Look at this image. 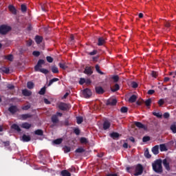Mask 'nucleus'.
Listing matches in <instances>:
<instances>
[{
  "label": "nucleus",
  "mask_w": 176,
  "mask_h": 176,
  "mask_svg": "<svg viewBox=\"0 0 176 176\" xmlns=\"http://www.w3.org/2000/svg\"><path fill=\"white\" fill-rule=\"evenodd\" d=\"M127 173H134V176L142 175L144 173V166H142L140 164H137L136 166L126 167Z\"/></svg>",
  "instance_id": "obj_1"
},
{
  "label": "nucleus",
  "mask_w": 176,
  "mask_h": 176,
  "mask_svg": "<svg viewBox=\"0 0 176 176\" xmlns=\"http://www.w3.org/2000/svg\"><path fill=\"white\" fill-rule=\"evenodd\" d=\"M162 160L158 159L152 164L153 170L155 173H157V174H162V173H163V166H162Z\"/></svg>",
  "instance_id": "obj_2"
},
{
  "label": "nucleus",
  "mask_w": 176,
  "mask_h": 176,
  "mask_svg": "<svg viewBox=\"0 0 176 176\" xmlns=\"http://www.w3.org/2000/svg\"><path fill=\"white\" fill-rule=\"evenodd\" d=\"M12 31V28L8 25H0V34L6 35L8 32Z\"/></svg>",
  "instance_id": "obj_3"
},
{
  "label": "nucleus",
  "mask_w": 176,
  "mask_h": 176,
  "mask_svg": "<svg viewBox=\"0 0 176 176\" xmlns=\"http://www.w3.org/2000/svg\"><path fill=\"white\" fill-rule=\"evenodd\" d=\"M58 108L59 109H60V111H68V109H71V104L64 103V102H60L58 105Z\"/></svg>",
  "instance_id": "obj_4"
},
{
  "label": "nucleus",
  "mask_w": 176,
  "mask_h": 176,
  "mask_svg": "<svg viewBox=\"0 0 176 176\" xmlns=\"http://www.w3.org/2000/svg\"><path fill=\"white\" fill-rule=\"evenodd\" d=\"M45 64V60L43 59H40L38 60L37 64L34 66V71L36 72H38L39 71V69L42 68V65Z\"/></svg>",
  "instance_id": "obj_5"
},
{
  "label": "nucleus",
  "mask_w": 176,
  "mask_h": 176,
  "mask_svg": "<svg viewBox=\"0 0 176 176\" xmlns=\"http://www.w3.org/2000/svg\"><path fill=\"white\" fill-rule=\"evenodd\" d=\"M118 104V100L115 98L109 99L107 101L106 105H110L111 107H114V105H116Z\"/></svg>",
  "instance_id": "obj_6"
},
{
  "label": "nucleus",
  "mask_w": 176,
  "mask_h": 176,
  "mask_svg": "<svg viewBox=\"0 0 176 176\" xmlns=\"http://www.w3.org/2000/svg\"><path fill=\"white\" fill-rule=\"evenodd\" d=\"M83 96L85 97V98H90L91 97V91L89 89H85L82 91Z\"/></svg>",
  "instance_id": "obj_7"
},
{
  "label": "nucleus",
  "mask_w": 176,
  "mask_h": 176,
  "mask_svg": "<svg viewBox=\"0 0 176 176\" xmlns=\"http://www.w3.org/2000/svg\"><path fill=\"white\" fill-rule=\"evenodd\" d=\"M8 111L9 112H10V113H12V115H14L16 112L19 111V109L17 108L16 106L12 105L8 108Z\"/></svg>",
  "instance_id": "obj_8"
},
{
  "label": "nucleus",
  "mask_w": 176,
  "mask_h": 176,
  "mask_svg": "<svg viewBox=\"0 0 176 176\" xmlns=\"http://www.w3.org/2000/svg\"><path fill=\"white\" fill-rule=\"evenodd\" d=\"M22 94L25 97H30V96L32 95V91H31L27 89H25L22 90Z\"/></svg>",
  "instance_id": "obj_9"
},
{
  "label": "nucleus",
  "mask_w": 176,
  "mask_h": 176,
  "mask_svg": "<svg viewBox=\"0 0 176 176\" xmlns=\"http://www.w3.org/2000/svg\"><path fill=\"white\" fill-rule=\"evenodd\" d=\"M106 39L104 37H99L98 39V46H102L105 45Z\"/></svg>",
  "instance_id": "obj_10"
},
{
  "label": "nucleus",
  "mask_w": 176,
  "mask_h": 176,
  "mask_svg": "<svg viewBox=\"0 0 176 176\" xmlns=\"http://www.w3.org/2000/svg\"><path fill=\"white\" fill-rule=\"evenodd\" d=\"M8 9L12 14H17V10L16 9V8H14V6H9Z\"/></svg>",
  "instance_id": "obj_11"
},
{
  "label": "nucleus",
  "mask_w": 176,
  "mask_h": 176,
  "mask_svg": "<svg viewBox=\"0 0 176 176\" xmlns=\"http://www.w3.org/2000/svg\"><path fill=\"white\" fill-rule=\"evenodd\" d=\"M51 120L54 124H57V123L59 122L58 116H57V115H53L51 118Z\"/></svg>",
  "instance_id": "obj_12"
},
{
  "label": "nucleus",
  "mask_w": 176,
  "mask_h": 176,
  "mask_svg": "<svg viewBox=\"0 0 176 176\" xmlns=\"http://www.w3.org/2000/svg\"><path fill=\"white\" fill-rule=\"evenodd\" d=\"M135 125L136 126V127H138V129H143L144 130H146V127H145V125H144L142 123H141L140 122H135Z\"/></svg>",
  "instance_id": "obj_13"
},
{
  "label": "nucleus",
  "mask_w": 176,
  "mask_h": 176,
  "mask_svg": "<svg viewBox=\"0 0 176 176\" xmlns=\"http://www.w3.org/2000/svg\"><path fill=\"white\" fill-rule=\"evenodd\" d=\"M111 127V122L109 121L106 120L103 122V129L108 130Z\"/></svg>",
  "instance_id": "obj_14"
},
{
  "label": "nucleus",
  "mask_w": 176,
  "mask_h": 176,
  "mask_svg": "<svg viewBox=\"0 0 176 176\" xmlns=\"http://www.w3.org/2000/svg\"><path fill=\"white\" fill-rule=\"evenodd\" d=\"M84 74H86V75H91L93 74V70H91V67H86L84 71Z\"/></svg>",
  "instance_id": "obj_15"
},
{
  "label": "nucleus",
  "mask_w": 176,
  "mask_h": 176,
  "mask_svg": "<svg viewBox=\"0 0 176 176\" xmlns=\"http://www.w3.org/2000/svg\"><path fill=\"white\" fill-rule=\"evenodd\" d=\"M96 91L97 94H104V93H105V91L104 90V89H102V87H96Z\"/></svg>",
  "instance_id": "obj_16"
},
{
  "label": "nucleus",
  "mask_w": 176,
  "mask_h": 176,
  "mask_svg": "<svg viewBox=\"0 0 176 176\" xmlns=\"http://www.w3.org/2000/svg\"><path fill=\"white\" fill-rule=\"evenodd\" d=\"M153 155H159V145H155L151 149Z\"/></svg>",
  "instance_id": "obj_17"
},
{
  "label": "nucleus",
  "mask_w": 176,
  "mask_h": 176,
  "mask_svg": "<svg viewBox=\"0 0 176 176\" xmlns=\"http://www.w3.org/2000/svg\"><path fill=\"white\" fill-rule=\"evenodd\" d=\"M22 140L23 141V142H30V141H31V137H30V135L24 134L22 136Z\"/></svg>",
  "instance_id": "obj_18"
},
{
  "label": "nucleus",
  "mask_w": 176,
  "mask_h": 176,
  "mask_svg": "<svg viewBox=\"0 0 176 176\" xmlns=\"http://www.w3.org/2000/svg\"><path fill=\"white\" fill-rule=\"evenodd\" d=\"M58 67L61 68V69L65 70L68 68V65H67L66 63H59Z\"/></svg>",
  "instance_id": "obj_19"
},
{
  "label": "nucleus",
  "mask_w": 176,
  "mask_h": 176,
  "mask_svg": "<svg viewBox=\"0 0 176 176\" xmlns=\"http://www.w3.org/2000/svg\"><path fill=\"white\" fill-rule=\"evenodd\" d=\"M35 41L37 45H40V43H42V41H43V38L41 36H36Z\"/></svg>",
  "instance_id": "obj_20"
},
{
  "label": "nucleus",
  "mask_w": 176,
  "mask_h": 176,
  "mask_svg": "<svg viewBox=\"0 0 176 176\" xmlns=\"http://www.w3.org/2000/svg\"><path fill=\"white\" fill-rule=\"evenodd\" d=\"M31 124L28 122H25L22 124L21 127L23 129H25L26 130H29V129H31Z\"/></svg>",
  "instance_id": "obj_21"
},
{
  "label": "nucleus",
  "mask_w": 176,
  "mask_h": 176,
  "mask_svg": "<svg viewBox=\"0 0 176 176\" xmlns=\"http://www.w3.org/2000/svg\"><path fill=\"white\" fill-rule=\"evenodd\" d=\"M11 129L16 130V131H18V133H20V131H21V129H20V126H19V125H17V124H13L11 126Z\"/></svg>",
  "instance_id": "obj_22"
},
{
  "label": "nucleus",
  "mask_w": 176,
  "mask_h": 176,
  "mask_svg": "<svg viewBox=\"0 0 176 176\" xmlns=\"http://www.w3.org/2000/svg\"><path fill=\"white\" fill-rule=\"evenodd\" d=\"M0 71L3 72V74H9V72H10V69H9V67H2L0 68Z\"/></svg>",
  "instance_id": "obj_23"
},
{
  "label": "nucleus",
  "mask_w": 176,
  "mask_h": 176,
  "mask_svg": "<svg viewBox=\"0 0 176 176\" xmlns=\"http://www.w3.org/2000/svg\"><path fill=\"white\" fill-rule=\"evenodd\" d=\"M27 87L30 90H32V89H34V87H35V84H34V82H32V81H29L27 82Z\"/></svg>",
  "instance_id": "obj_24"
},
{
  "label": "nucleus",
  "mask_w": 176,
  "mask_h": 176,
  "mask_svg": "<svg viewBox=\"0 0 176 176\" xmlns=\"http://www.w3.org/2000/svg\"><path fill=\"white\" fill-rule=\"evenodd\" d=\"M163 165L166 170H170V164L167 162L166 159L163 160Z\"/></svg>",
  "instance_id": "obj_25"
},
{
  "label": "nucleus",
  "mask_w": 176,
  "mask_h": 176,
  "mask_svg": "<svg viewBox=\"0 0 176 176\" xmlns=\"http://www.w3.org/2000/svg\"><path fill=\"white\" fill-rule=\"evenodd\" d=\"M21 118L23 120H26V119H28V118H32V115L30 114V113H27V114H22L21 116Z\"/></svg>",
  "instance_id": "obj_26"
},
{
  "label": "nucleus",
  "mask_w": 176,
  "mask_h": 176,
  "mask_svg": "<svg viewBox=\"0 0 176 176\" xmlns=\"http://www.w3.org/2000/svg\"><path fill=\"white\" fill-rule=\"evenodd\" d=\"M120 89V87L118 84H115V85L111 88V91H113V93H115V91H118Z\"/></svg>",
  "instance_id": "obj_27"
},
{
  "label": "nucleus",
  "mask_w": 176,
  "mask_h": 176,
  "mask_svg": "<svg viewBox=\"0 0 176 176\" xmlns=\"http://www.w3.org/2000/svg\"><path fill=\"white\" fill-rule=\"evenodd\" d=\"M51 71L53 74H58V72H59L58 67H57V66H56V65L52 66Z\"/></svg>",
  "instance_id": "obj_28"
},
{
  "label": "nucleus",
  "mask_w": 176,
  "mask_h": 176,
  "mask_svg": "<svg viewBox=\"0 0 176 176\" xmlns=\"http://www.w3.org/2000/svg\"><path fill=\"white\" fill-rule=\"evenodd\" d=\"M110 137L113 138V140H116L118 137H120V135L118 133L113 132L110 134Z\"/></svg>",
  "instance_id": "obj_29"
},
{
  "label": "nucleus",
  "mask_w": 176,
  "mask_h": 176,
  "mask_svg": "<svg viewBox=\"0 0 176 176\" xmlns=\"http://www.w3.org/2000/svg\"><path fill=\"white\" fill-rule=\"evenodd\" d=\"M137 101V96L135 95H132L129 99V102H135Z\"/></svg>",
  "instance_id": "obj_30"
},
{
  "label": "nucleus",
  "mask_w": 176,
  "mask_h": 176,
  "mask_svg": "<svg viewBox=\"0 0 176 176\" xmlns=\"http://www.w3.org/2000/svg\"><path fill=\"white\" fill-rule=\"evenodd\" d=\"M59 80L60 79H58V78H54L50 80L48 86H52V85H53L54 82H58Z\"/></svg>",
  "instance_id": "obj_31"
},
{
  "label": "nucleus",
  "mask_w": 176,
  "mask_h": 176,
  "mask_svg": "<svg viewBox=\"0 0 176 176\" xmlns=\"http://www.w3.org/2000/svg\"><path fill=\"white\" fill-rule=\"evenodd\" d=\"M60 175L62 176H71V173L67 170H63L60 172Z\"/></svg>",
  "instance_id": "obj_32"
},
{
  "label": "nucleus",
  "mask_w": 176,
  "mask_h": 176,
  "mask_svg": "<svg viewBox=\"0 0 176 176\" xmlns=\"http://www.w3.org/2000/svg\"><path fill=\"white\" fill-rule=\"evenodd\" d=\"M160 151L161 152H166L167 151V147L166 146V144H162L160 145Z\"/></svg>",
  "instance_id": "obj_33"
},
{
  "label": "nucleus",
  "mask_w": 176,
  "mask_h": 176,
  "mask_svg": "<svg viewBox=\"0 0 176 176\" xmlns=\"http://www.w3.org/2000/svg\"><path fill=\"white\" fill-rule=\"evenodd\" d=\"M55 145H60L63 142V138H58L53 141Z\"/></svg>",
  "instance_id": "obj_34"
},
{
  "label": "nucleus",
  "mask_w": 176,
  "mask_h": 176,
  "mask_svg": "<svg viewBox=\"0 0 176 176\" xmlns=\"http://www.w3.org/2000/svg\"><path fill=\"white\" fill-rule=\"evenodd\" d=\"M170 129L172 133H173V134H176V124H172L170 126Z\"/></svg>",
  "instance_id": "obj_35"
},
{
  "label": "nucleus",
  "mask_w": 176,
  "mask_h": 176,
  "mask_svg": "<svg viewBox=\"0 0 176 176\" xmlns=\"http://www.w3.org/2000/svg\"><path fill=\"white\" fill-rule=\"evenodd\" d=\"M45 93H46V87L41 88V90L38 91V94H40V96H45Z\"/></svg>",
  "instance_id": "obj_36"
},
{
  "label": "nucleus",
  "mask_w": 176,
  "mask_h": 176,
  "mask_svg": "<svg viewBox=\"0 0 176 176\" xmlns=\"http://www.w3.org/2000/svg\"><path fill=\"white\" fill-rule=\"evenodd\" d=\"M36 135H43V131L42 129H37L34 131Z\"/></svg>",
  "instance_id": "obj_37"
},
{
  "label": "nucleus",
  "mask_w": 176,
  "mask_h": 176,
  "mask_svg": "<svg viewBox=\"0 0 176 176\" xmlns=\"http://www.w3.org/2000/svg\"><path fill=\"white\" fill-rule=\"evenodd\" d=\"M76 120L77 124H82V123L83 122V117L78 116L76 117Z\"/></svg>",
  "instance_id": "obj_38"
},
{
  "label": "nucleus",
  "mask_w": 176,
  "mask_h": 176,
  "mask_svg": "<svg viewBox=\"0 0 176 176\" xmlns=\"http://www.w3.org/2000/svg\"><path fill=\"white\" fill-rule=\"evenodd\" d=\"M144 156H145V157H146V159H151V157H152V155H151V154H149V150L146 149L144 151Z\"/></svg>",
  "instance_id": "obj_39"
},
{
  "label": "nucleus",
  "mask_w": 176,
  "mask_h": 176,
  "mask_svg": "<svg viewBox=\"0 0 176 176\" xmlns=\"http://www.w3.org/2000/svg\"><path fill=\"white\" fill-rule=\"evenodd\" d=\"M80 142L81 144H89V140H87V138H81L80 139Z\"/></svg>",
  "instance_id": "obj_40"
},
{
  "label": "nucleus",
  "mask_w": 176,
  "mask_h": 176,
  "mask_svg": "<svg viewBox=\"0 0 176 176\" xmlns=\"http://www.w3.org/2000/svg\"><path fill=\"white\" fill-rule=\"evenodd\" d=\"M38 72H41L42 74H45V75H47V74H49V70H47V69H38Z\"/></svg>",
  "instance_id": "obj_41"
},
{
  "label": "nucleus",
  "mask_w": 176,
  "mask_h": 176,
  "mask_svg": "<svg viewBox=\"0 0 176 176\" xmlns=\"http://www.w3.org/2000/svg\"><path fill=\"white\" fill-rule=\"evenodd\" d=\"M21 10L22 13H25V12H27V6H25V4H22L21 6Z\"/></svg>",
  "instance_id": "obj_42"
},
{
  "label": "nucleus",
  "mask_w": 176,
  "mask_h": 176,
  "mask_svg": "<svg viewBox=\"0 0 176 176\" xmlns=\"http://www.w3.org/2000/svg\"><path fill=\"white\" fill-rule=\"evenodd\" d=\"M85 151V148L80 147L77 149H76L75 152L76 153H83Z\"/></svg>",
  "instance_id": "obj_43"
},
{
  "label": "nucleus",
  "mask_w": 176,
  "mask_h": 176,
  "mask_svg": "<svg viewBox=\"0 0 176 176\" xmlns=\"http://www.w3.org/2000/svg\"><path fill=\"white\" fill-rule=\"evenodd\" d=\"M63 151H64L65 153H68V152H71V147H69L68 146H65L63 147Z\"/></svg>",
  "instance_id": "obj_44"
},
{
  "label": "nucleus",
  "mask_w": 176,
  "mask_h": 176,
  "mask_svg": "<svg viewBox=\"0 0 176 176\" xmlns=\"http://www.w3.org/2000/svg\"><path fill=\"white\" fill-rule=\"evenodd\" d=\"M131 87H133V89H137V87H138V83H137V82L135 81H133L131 83Z\"/></svg>",
  "instance_id": "obj_45"
},
{
  "label": "nucleus",
  "mask_w": 176,
  "mask_h": 176,
  "mask_svg": "<svg viewBox=\"0 0 176 176\" xmlns=\"http://www.w3.org/2000/svg\"><path fill=\"white\" fill-rule=\"evenodd\" d=\"M95 68L97 72H98V74H100V75H104V72H101V70L100 69V66L98 65H96L95 66Z\"/></svg>",
  "instance_id": "obj_46"
},
{
  "label": "nucleus",
  "mask_w": 176,
  "mask_h": 176,
  "mask_svg": "<svg viewBox=\"0 0 176 176\" xmlns=\"http://www.w3.org/2000/svg\"><path fill=\"white\" fill-rule=\"evenodd\" d=\"M144 102L146 107H151V104H152V100L151 98L147 99Z\"/></svg>",
  "instance_id": "obj_47"
},
{
  "label": "nucleus",
  "mask_w": 176,
  "mask_h": 176,
  "mask_svg": "<svg viewBox=\"0 0 176 176\" xmlns=\"http://www.w3.org/2000/svg\"><path fill=\"white\" fill-rule=\"evenodd\" d=\"M120 111H121L122 113H126V112L129 111V109L127 107H122L120 109Z\"/></svg>",
  "instance_id": "obj_48"
},
{
  "label": "nucleus",
  "mask_w": 176,
  "mask_h": 176,
  "mask_svg": "<svg viewBox=\"0 0 176 176\" xmlns=\"http://www.w3.org/2000/svg\"><path fill=\"white\" fill-rule=\"evenodd\" d=\"M112 79H113V82L115 83H116L117 82H119V76H118V75L113 76L112 77Z\"/></svg>",
  "instance_id": "obj_49"
},
{
  "label": "nucleus",
  "mask_w": 176,
  "mask_h": 176,
  "mask_svg": "<svg viewBox=\"0 0 176 176\" xmlns=\"http://www.w3.org/2000/svg\"><path fill=\"white\" fill-rule=\"evenodd\" d=\"M74 133L76 135H79V134H80V129L76 128L74 129Z\"/></svg>",
  "instance_id": "obj_50"
},
{
  "label": "nucleus",
  "mask_w": 176,
  "mask_h": 176,
  "mask_svg": "<svg viewBox=\"0 0 176 176\" xmlns=\"http://www.w3.org/2000/svg\"><path fill=\"white\" fill-rule=\"evenodd\" d=\"M143 142H148V141H151V138L149 136H144L142 138Z\"/></svg>",
  "instance_id": "obj_51"
},
{
  "label": "nucleus",
  "mask_w": 176,
  "mask_h": 176,
  "mask_svg": "<svg viewBox=\"0 0 176 176\" xmlns=\"http://www.w3.org/2000/svg\"><path fill=\"white\" fill-rule=\"evenodd\" d=\"M32 54L34 56V57H39V56H41V52L38 51H34Z\"/></svg>",
  "instance_id": "obj_52"
},
{
  "label": "nucleus",
  "mask_w": 176,
  "mask_h": 176,
  "mask_svg": "<svg viewBox=\"0 0 176 176\" xmlns=\"http://www.w3.org/2000/svg\"><path fill=\"white\" fill-rule=\"evenodd\" d=\"M31 108V104H27L22 107L23 111H28Z\"/></svg>",
  "instance_id": "obj_53"
},
{
  "label": "nucleus",
  "mask_w": 176,
  "mask_h": 176,
  "mask_svg": "<svg viewBox=\"0 0 176 176\" xmlns=\"http://www.w3.org/2000/svg\"><path fill=\"white\" fill-rule=\"evenodd\" d=\"M164 104V99L162 98L158 101V105H160V107H162Z\"/></svg>",
  "instance_id": "obj_54"
},
{
  "label": "nucleus",
  "mask_w": 176,
  "mask_h": 176,
  "mask_svg": "<svg viewBox=\"0 0 176 176\" xmlns=\"http://www.w3.org/2000/svg\"><path fill=\"white\" fill-rule=\"evenodd\" d=\"M6 58L9 61H12L13 60V55H12V54L8 55Z\"/></svg>",
  "instance_id": "obj_55"
},
{
  "label": "nucleus",
  "mask_w": 176,
  "mask_h": 176,
  "mask_svg": "<svg viewBox=\"0 0 176 176\" xmlns=\"http://www.w3.org/2000/svg\"><path fill=\"white\" fill-rule=\"evenodd\" d=\"M46 59L48 63H53V58L52 56H47Z\"/></svg>",
  "instance_id": "obj_56"
},
{
  "label": "nucleus",
  "mask_w": 176,
  "mask_h": 176,
  "mask_svg": "<svg viewBox=\"0 0 176 176\" xmlns=\"http://www.w3.org/2000/svg\"><path fill=\"white\" fill-rule=\"evenodd\" d=\"M69 171L70 173H76V168L75 167L72 166L71 168H69Z\"/></svg>",
  "instance_id": "obj_57"
},
{
  "label": "nucleus",
  "mask_w": 176,
  "mask_h": 176,
  "mask_svg": "<svg viewBox=\"0 0 176 176\" xmlns=\"http://www.w3.org/2000/svg\"><path fill=\"white\" fill-rule=\"evenodd\" d=\"M151 76H153V78H157V72L153 71L151 72Z\"/></svg>",
  "instance_id": "obj_58"
},
{
  "label": "nucleus",
  "mask_w": 176,
  "mask_h": 176,
  "mask_svg": "<svg viewBox=\"0 0 176 176\" xmlns=\"http://www.w3.org/2000/svg\"><path fill=\"white\" fill-rule=\"evenodd\" d=\"M84 83H86V80L85 78H80L79 81V84L84 85Z\"/></svg>",
  "instance_id": "obj_59"
},
{
  "label": "nucleus",
  "mask_w": 176,
  "mask_h": 176,
  "mask_svg": "<svg viewBox=\"0 0 176 176\" xmlns=\"http://www.w3.org/2000/svg\"><path fill=\"white\" fill-rule=\"evenodd\" d=\"M8 89H9L10 90H13V89H14V85H12V84H9L7 86Z\"/></svg>",
  "instance_id": "obj_60"
},
{
  "label": "nucleus",
  "mask_w": 176,
  "mask_h": 176,
  "mask_svg": "<svg viewBox=\"0 0 176 176\" xmlns=\"http://www.w3.org/2000/svg\"><path fill=\"white\" fill-rule=\"evenodd\" d=\"M153 115L154 116H156L157 118H162V115L160 113H159L153 112Z\"/></svg>",
  "instance_id": "obj_61"
},
{
  "label": "nucleus",
  "mask_w": 176,
  "mask_h": 176,
  "mask_svg": "<svg viewBox=\"0 0 176 176\" xmlns=\"http://www.w3.org/2000/svg\"><path fill=\"white\" fill-rule=\"evenodd\" d=\"M155 93V90L153 89H149L147 92V94L149 95V96H152V94H154Z\"/></svg>",
  "instance_id": "obj_62"
},
{
  "label": "nucleus",
  "mask_w": 176,
  "mask_h": 176,
  "mask_svg": "<svg viewBox=\"0 0 176 176\" xmlns=\"http://www.w3.org/2000/svg\"><path fill=\"white\" fill-rule=\"evenodd\" d=\"M164 119H168V118H170V113H164Z\"/></svg>",
  "instance_id": "obj_63"
},
{
  "label": "nucleus",
  "mask_w": 176,
  "mask_h": 176,
  "mask_svg": "<svg viewBox=\"0 0 176 176\" xmlns=\"http://www.w3.org/2000/svg\"><path fill=\"white\" fill-rule=\"evenodd\" d=\"M3 144H4V146H9L10 145V142L9 141L3 142Z\"/></svg>",
  "instance_id": "obj_64"
}]
</instances>
